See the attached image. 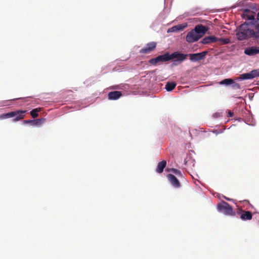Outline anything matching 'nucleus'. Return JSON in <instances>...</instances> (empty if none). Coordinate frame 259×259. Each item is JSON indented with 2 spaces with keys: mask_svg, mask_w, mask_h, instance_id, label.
<instances>
[{
  "mask_svg": "<svg viewBox=\"0 0 259 259\" xmlns=\"http://www.w3.org/2000/svg\"><path fill=\"white\" fill-rule=\"evenodd\" d=\"M251 23H244L236 29V37L239 40H243L249 38H254V31L250 28Z\"/></svg>",
  "mask_w": 259,
  "mask_h": 259,
  "instance_id": "f257e3e1",
  "label": "nucleus"
},
{
  "mask_svg": "<svg viewBox=\"0 0 259 259\" xmlns=\"http://www.w3.org/2000/svg\"><path fill=\"white\" fill-rule=\"evenodd\" d=\"M252 78L259 76V69H254L250 72Z\"/></svg>",
  "mask_w": 259,
  "mask_h": 259,
  "instance_id": "393cba45",
  "label": "nucleus"
},
{
  "mask_svg": "<svg viewBox=\"0 0 259 259\" xmlns=\"http://www.w3.org/2000/svg\"><path fill=\"white\" fill-rule=\"evenodd\" d=\"M232 87L235 89H240V85L238 83H236L233 81V82L231 83Z\"/></svg>",
  "mask_w": 259,
  "mask_h": 259,
  "instance_id": "cd10ccee",
  "label": "nucleus"
},
{
  "mask_svg": "<svg viewBox=\"0 0 259 259\" xmlns=\"http://www.w3.org/2000/svg\"><path fill=\"white\" fill-rule=\"evenodd\" d=\"M176 87V83L174 82H168L165 85V89L168 91H172Z\"/></svg>",
  "mask_w": 259,
  "mask_h": 259,
  "instance_id": "a211bd4d",
  "label": "nucleus"
},
{
  "mask_svg": "<svg viewBox=\"0 0 259 259\" xmlns=\"http://www.w3.org/2000/svg\"><path fill=\"white\" fill-rule=\"evenodd\" d=\"M220 41L223 44H228L230 42V39L229 38H221Z\"/></svg>",
  "mask_w": 259,
  "mask_h": 259,
  "instance_id": "c85d7f7f",
  "label": "nucleus"
},
{
  "mask_svg": "<svg viewBox=\"0 0 259 259\" xmlns=\"http://www.w3.org/2000/svg\"><path fill=\"white\" fill-rule=\"evenodd\" d=\"M218 40V38L214 36H208L204 37L202 39L201 42L203 44H208L211 42H216Z\"/></svg>",
  "mask_w": 259,
  "mask_h": 259,
  "instance_id": "ddd939ff",
  "label": "nucleus"
},
{
  "mask_svg": "<svg viewBox=\"0 0 259 259\" xmlns=\"http://www.w3.org/2000/svg\"><path fill=\"white\" fill-rule=\"evenodd\" d=\"M257 19L259 20V12L257 14Z\"/></svg>",
  "mask_w": 259,
  "mask_h": 259,
  "instance_id": "2f4dec72",
  "label": "nucleus"
},
{
  "mask_svg": "<svg viewBox=\"0 0 259 259\" xmlns=\"http://www.w3.org/2000/svg\"><path fill=\"white\" fill-rule=\"evenodd\" d=\"M34 121V120H25L23 121L25 123H31L32 125H33Z\"/></svg>",
  "mask_w": 259,
  "mask_h": 259,
  "instance_id": "c756f323",
  "label": "nucleus"
},
{
  "mask_svg": "<svg viewBox=\"0 0 259 259\" xmlns=\"http://www.w3.org/2000/svg\"><path fill=\"white\" fill-rule=\"evenodd\" d=\"M146 46L149 48L151 50L153 51L156 47V43L155 42H150L149 43H148L146 45Z\"/></svg>",
  "mask_w": 259,
  "mask_h": 259,
  "instance_id": "b1692460",
  "label": "nucleus"
},
{
  "mask_svg": "<svg viewBox=\"0 0 259 259\" xmlns=\"http://www.w3.org/2000/svg\"><path fill=\"white\" fill-rule=\"evenodd\" d=\"M252 25H254L256 31H254V38H259V20H255L253 22H251Z\"/></svg>",
  "mask_w": 259,
  "mask_h": 259,
  "instance_id": "dca6fc26",
  "label": "nucleus"
},
{
  "mask_svg": "<svg viewBox=\"0 0 259 259\" xmlns=\"http://www.w3.org/2000/svg\"><path fill=\"white\" fill-rule=\"evenodd\" d=\"M170 55L171 60L176 58L178 61L181 62L185 60L188 56V54H184L179 52H175Z\"/></svg>",
  "mask_w": 259,
  "mask_h": 259,
  "instance_id": "6e6552de",
  "label": "nucleus"
},
{
  "mask_svg": "<svg viewBox=\"0 0 259 259\" xmlns=\"http://www.w3.org/2000/svg\"><path fill=\"white\" fill-rule=\"evenodd\" d=\"M46 119L44 118H41L40 119H37L36 120H34L33 125H40L41 123L45 122Z\"/></svg>",
  "mask_w": 259,
  "mask_h": 259,
  "instance_id": "a878e982",
  "label": "nucleus"
},
{
  "mask_svg": "<svg viewBox=\"0 0 259 259\" xmlns=\"http://www.w3.org/2000/svg\"><path fill=\"white\" fill-rule=\"evenodd\" d=\"M206 54L207 52L204 51L198 53L188 54V56H189L191 61L196 62L203 59Z\"/></svg>",
  "mask_w": 259,
  "mask_h": 259,
  "instance_id": "423d86ee",
  "label": "nucleus"
},
{
  "mask_svg": "<svg viewBox=\"0 0 259 259\" xmlns=\"http://www.w3.org/2000/svg\"><path fill=\"white\" fill-rule=\"evenodd\" d=\"M27 110H17L16 111H12L11 114H13L12 117H14L13 121L14 122L18 121L23 119L27 113Z\"/></svg>",
  "mask_w": 259,
  "mask_h": 259,
  "instance_id": "20e7f679",
  "label": "nucleus"
},
{
  "mask_svg": "<svg viewBox=\"0 0 259 259\" xmlns=\"http://www.w3.org/2000/svg\"><path fill=\"white\" fill-rule=\"evenodd\" d=\"M149 48H148L146 46L143 49L140 50V53L142 54H148L152 52Z\"/></svg>",
  "mask_w": 259,
  "mask_h": 259,
  "instance_id": "5701e85b",
  "label": "nucleus"
},
{
  "mask_svg": "<svg viewBox=\"0 0 259 259\" xmlns=\"http://www.w3.org/2000/svg\"><path fill=\"white\" fill-rule=\"evenodd\" d=\"M245 54L248 56H254L259 53V47H251L247 48L244 50Z\"/></svg>",
  "mask_w": 259,
  "mask_h": 259,
  "instance_id": "1a4fd4ad",
  "label": "nucleus"
},
{
  "mask_svg": "<svg viewBox=\"0 0 259 259\" xmlns=\"http://www.w3.org/2000/svg\"><path fill=\"white\" fill-rule=\"evenodd\" d=\"M166 161L165 160H162L159 162L157 164L156 171L159 174H161L163 172L164 168L166 167Z\"/></svg>",
  "mask_w": 259,
  "mask_h": 259,
  "instance_id": "4468645a",
  "label": "nucleus"
},
{
  "mask_svg": "<svg viewBox=\"0 0 259 259\" xmlns=\"http://www.w3.org/2000/svg\"><path fill=\"white\" fill-rule=\"evenodd\" d=\"M41 110V108H35L30 111V114L33 118H35L38 117V113Z\"/></svg>",
  "mask_w": 259,
  "mask_h": 259,
  "instance_id": "6ab92c4d",
  "label": "nucleus"
},
{
  "mask_svg": "<svg viewBox=\"0 0 259 259\" xmlns=\"http://www.w3.org/2000/svg\"><path fill=\"white\" fill-rule=\"evenodd\" d=\"M233 82V80L231 78H227V79H225L223 80H222L220 82V84H221V85H231V83H232Z\"/></svg>",
  "mask_w": 259,
  "mask_h": 259,
  "instance_id": "412c9836",
  "label": "nucleus"
},
{
  "mask_svg": "<svg viewBox=\"0 0 259 259\" xmlns=\"http://www.w3.org/2000/svg\"><path fill=\"white\" fill-rule=\"evenodd\" d=\"M233 115H234L233 112H231V111H228V116L229 117H233Z\"/></svg>",
  "mask_w": 259,
  "mask_h": 259,
  "instance_id": "7c9ffc66",
  "label": "nucleus"
},
{
  "mask_svg": "<svg viewBox=\"0 0 259 259\" xmlns=\"http://www.w3.org/2000/svg\"><path fill=\"white\" fill-rule=\"evenodd\" d=\"M122 96V93L120 91H113L108 93V99L110 100L118 99Z\"/></svg>",
  "mask_w": 259,
  "mask_h": 259,
  "instance_id": "9b49d317",
  "label": "nucleus"
},
{
  "mask_svg": "<svg viewBox=\"0 0 259 259\" xmlns=\"http://www.w3.org/2000/svg\"><path fill=\"white\" fill-rule=\"evenodd\" d=\"M225 198L227 200H230V199L228 198H227L226 197H225Z\"/></svg>",
  "mask_w": 259,
  "mask_h": 259,
  "instance_id": "473e14b6",
  "label": "nucleus"
},
{
  "mask_svg": "<svg viewBox=\"0 0 259 259\" xmlns=\"http://www.w3.org/2000/svg\"><path fill=\"white\" fill-rule=\"evenodd\" d=\"M208 28L201 25H197L195 26V28L193 30L196 33V34L201 35V37L206 33L207 31Z\"/></svg>",
  "mask_w": 259,
  "mask_h": 259,
  "instance_id": "9d476101",
  "label": "nucleus"
},
{
  "mask_svg": "<svg viewBox=\"0 0 259 259\" xmlns=\"http://www.w3.org/2000/svg\"><path fill=\"white\" fill-rule=\"evenodd\" d=\"M244 12L246 13H248L247 14H244L243 16L244 18H246L247 20H253V22L255 20H257V18L255 19L254 15L250 13L249 10L246 9L244 10Z\"/></svg>",
  "mask_w": 259,
  "mask_h": 259,
  "instance_id": "f3484780",
  "label": "nucleus"
},
{
  "mask_svg": "<svg viewBox=\"0 0 259 259\" xmlns=\"http://www.w3.org/2000/svg\"><path fill=\"white\" fill-rule=\"evenodd\" d=\"M170 171L175 174V175H177L178 177H182V174L180 170L175 169V168H171L170 169Z\"/></svg>",
  "mask_w": 259,
  "mask_h": 259,
  "instance_id": "bb28decb",
  "label": "nucleus"
},
{
  "mask_svg": "<svg viewBox=\"0 0 259 259\" xmlns=\"http://www.w3.org/2000/svg\"><path fill=\"white\" fill-rule=\"evenodd\" d=\"M252 214L249 211L241 210L240 219L243 221L250 220L252 219Z\"/></svg>",
  "mask_w": 259,
  "mask_h": 259,
  "instance_id": "f8f14e48",
  "label": "nucleus"
},
{
  "mask_svg": "<svg viewBox=\"0 0 259 259\" xmlns=\"http://www.w3.org/2000/svg\"><path fill=\"white\" fill-rule=\"evenodd\" d=\"M239 78L241 80L253 79L250 72L241 74L239 76Z\"/></svg>",
  "mask_w": 259,
  "mask_h": 259,
  "instance_id": "aec40b11",
  "label": "nucleus"
},
{
  "mask_svg": "<svg viewBox=\"0 0 259 259\" xmlns=\"http://www.w3.org/2000/svg\"><path fill=\"white\" fill-rule=\"evenodd\" d=\"M217 208L219 211L222 212L225 215H235V212L233 211L232 207L224 201H222L218 204Z\"/></svg>",
  "mask_w": 259,
  "mask_h": 259,
  "instance_id": "f03ea898",
  "label": "nucleus"
},
{
  "mask_svg": "<svg viewBox=\"0 0 259 259\" xmlns=\"http://www.w3.org/2000/svg\"><path fill=\"white\" fill-rule=\"evenodd\" d=\"M186 26V24H179L176 25L169 29L168 32H177L183 30Z\"/></svg>",
  "mask_w": 259,
  "mask_h": 259,
  "instance_id": "2eb2a0df",
  "label": "nucleus"
},
{
  "mask_svg": "<svg viewBox=\"0 0 259 259\" xmlns=\"http://www.w3.org/2000/svg\"><path fill=\"white\" fill-rule=\"evenodd\" d=\"M13 114H11V112L7 113H4L0 115V120H3L5 119L12 118Z\"/></svg>",
  "mask_w": 259,
  "mask_h": 259,
  "instance_id": "4be33fe9",
  "label": "nucleus"
},
{
  "mask_svg": "<svg viewBox=\"0 0 259 259\" xmlns=\"http://www.w3.org/2000/svg\"><path fill=\"white\" fill-rule=\"evenodd\" d=\"M171 60L170 55L169 53H166L163 55H159L157 57L151 59L149 60V63L153 65L159 62H166Z\"/></svg>",
  "mask_w": 259,
  "mask_h": 259,
  "instance_id": "7ed1b4c3",
  "label": "nucleus"
},
{
  "mask_svg": "<svg viewBox=\"0 0 259 259\" xmlns=\"http://www.w3.org/2000/svg\"><path fill=\"white\" fill-rule=\"evenodd\" d=\"M167 178L171 184L175 188H178L181 187V184L178 179L173 175L169 174Z\"/></svg>",
  "mask_w": 259,
  "mask_h": 259,
  "instance_id": "0eeeda50",
  "label": "nucleus"
},
{
  "mask_svg": "<svg viewBox=\"0 0 259 259\" xmlns=\"http://www.w3.org/2000/svg\"><path fill=\"white\" fill-rule=\"evenodd\" d=\"M200 37L201 35L196 34L193 30L189 32L186 35V40L189 43L197 41Z\"/></svg>",
  "mask_w": 259,
  "mask_h": 259,
  "instance_id": "39448f33",
  "label": "nucleus"
}]
</instances>
